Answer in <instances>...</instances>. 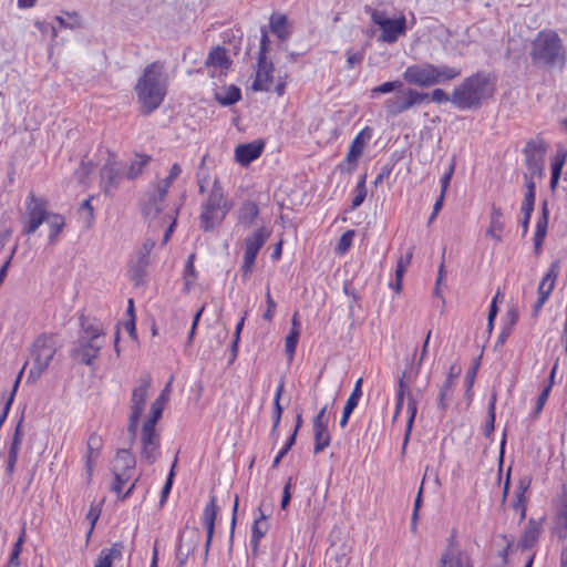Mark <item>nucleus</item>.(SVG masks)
Returning a JSON list of instances; mask_svg holds the SVG:
<instances>
[{"mask_svg":"<svg viewBox=\"0 0 567 567\" xmlns=\"http://www.w3.org/2000/svg\"><path fill=\"white\" fill-rule=\"evenodd\" d=\"M150 162V157L145 155H137L131 163L128 171H127V177L128 178H135L137 177L143 168L147 165Z\"/></svg>","mask_w":567,"mask_h":567,"instance_id":"nucleus-42","label":"nucleus"},{"mask_svg":"<svg viewBox=\"0 0 567 567\" xmlns=\"http://www.w3.org/2000/svg\"><path fill=\"white\" fill-rule=\"evenodd\" d=\"M274 64L267 59H258L255 79L251 84V90L255 92L265 91L269 92L274 83Z\"/></svg>","mask_w":567,"mask_h":567,"instance_id":"nucleus-16","label":"nucleus"},{"mask_svg":"<svg viewBox=\"0 0 567 567\" xmlns=\"http://www.w3.org/2000/svg\"><path fill=\"white\" fill-rule=\"evenodd\" d=\"M230 64L231 60L226 49L219 45L212 49L206 60L207 68L219 69L220 71L228 70Z\"/></svg>","mask_w":567,"mask_h":567,"instance_id":"nucleus-26","label":"nucleus"},{"mask_svg":"<svg viewBox=\"0 0 567 567\" xmlns=\"http://www.w3.org/2000/svg\"><path fill=\"white\" fill-rule=\"evenodd\" d=\"M567 153L559 152L553 159L551 163V178H550V189L555 190L558 185V181L561 174L563 166L566 162Z\"/></svg>","mask_w":567,"mask_h":567,"instance_id":"nucleus-38","label":"nucleus"},{"mask_svg":"<svg viewBox=\"0 0 567 567\" xmlns=\"http://www.w3.org/2000/svg\"><path fill=\"white\" fill-rule=\"evenodd\" d=\"M259 214L258 206L252 202L243 204L239 209L238 220L245 227H249L254 224L255 219Z\"/></svg>","mask_w":567,"mask_h":567,"instance_id":"nucleus-36","label":"nucleus"},{"mask_svg":"<svg viewBox=\"0 0 567 567\" xmlns=\"http://www.w3.org/2000/svg\"><path fill=\"white\" fill-rule=\"evenodd\" d=\"M493 94L489 79L483 74L466 78L451 95V103L457 109H478L482 102Z\"/></svg>","mask_w":567,"mask_h":567,"instance_id":"nucleus-4","label":"nucleus"},{"mask_svg":"<svg viewBox=\"0 0 567 567\" xmlns=\"http://www.w3.org/2000/svg\"><path fill=\"white\" fill-rule=\"evenodd\" d=\"M555 372H556V365L551 370L550 378H549V383L544 388V390L542 391V393L539 394V396L537 399L536 408H535V415H538L540 413V411L543 410V408H544V405L546 403V400H547V398L549 395V392L551 390Z\"/></svg>","mask_w":567,"mask_h":567,"instance_id":"nucleus-44","label":"nucleus"},{"mask_svg":"<svg viewBox=\"0 0 567 567\" xmlns=\"http://www.w3.org/2000/svg\"><path fill=\"white\" fill-rule=\"evenodd\" d=\"M56 349L54 334H41L35 339L31 351L32 367L29 378L38 379L43 374L56 353Z\"/></svg>","mask_w":567,"mask_h":567,"instance_id":"nucleus-6","label":"nucleus"},{"mask_svg":"<svg viewBox=\"0 0 567 567\" xmlns=\"http://www.w3.org/2000/svg\"><path fill=\"white\" fill-rule=\"evenodd\" d=\"M268 233L259 228L245 239V254L243 262V276L247 277L254 267L256 256L268 238Z\"/></svg>","mask_w":567,"mask_h":567,"instance_id":"nucleus-13","label":"nucleus"},{"mask_svg":"<svg viewBox=\"0 0 567 567\" xmlns=\"http://www.w3.org/2000/svg\"><path fill=\"white\" fill-rule=\"evenodd\" d=\"M22 422H23V416L20 417V420L16 426L12 442L10 444V449H9V453H8L7 473L9 476H11L13 474L14 466H16V463L18 460L19 450L22 444V439H23Z\"/></svg>","mask_w":567,"mask_h":567,"instance_id":"nucleus-23","label":"nucleus"},{"mask_svg":"<svg viewBox=\"0 0 567 567\" xmlns=\"http://www.w3.org/2000/svg\"><path fill=\"white\" fill-rule=\"evenodd\" d=\"M166 86L164 65L159 62L148 64L135 84V92L143 113L150 114L162 104Z\"/></svg>","mask_w":567,"mask_h":567,"instance_id":"nucleus-2","label":"nucleus"},{"mask_svg":"<svg viewBox=\"0 0 567 567\" xmlns=\"http://www.w3.org/2000/svg\"><path fill=\"white\" fill-rule=\"evenodd\" d=\"M266 303H267V310L262 315V318L267 321H270L272 319V316H274L277 305L270 295L269 288H267V291H266Z\"/></svg>","mask_w":567,"mask_h":567,"instance_id":"nucleus-58","label":"nucleus"},{"mask_svg":"<svg viewBox=\"0 0 567 567\" xmlns=\"http://www.w3.org/2000/svg\"><path fill=\"white\" fill-rule=\"evenodd\" d=\"M427 99L429 93L420 92L414 89H405L401 95L394 99H388L384 102V110L389 116H398Z\"/></svg>","mask_w":567,"mask_h":567,"instance_id":"nucleus-12","label":"nucleus"},{"mask_svg":"<svg viewBox=\"0 0 567 567\" xmlns=\"http://www.w3.org/2000/svg\"><path fill=\"white\" fill-rule=\"evenodd\" d=\"M198 545V534L195 530L183 534L177 550L178 567H183Z\"/></svg>","mask_w":567,"mask_h":567,"instance_id":"nucleus-22","label":"nucleus"},{"mask_svg":"<svg viewBox=\"0 0 567 567\" xmlns=\"http://www.w3.org/2000/svg\"><path fill=\"white\" fill-rule=\"evenodd\" d=\"M44 221L49 227V243L54 244L64 228V217L60 214L50 213L48 202L44 198L30 194L25 202V212L21 216L22 234L31 235L35 233Z\"/></svg>","mask_w":567,"mask_h":567,"instance_id":"nucleus-1","label":"nucleus"},{"mask_svg":"<svg viewBox=\"0 0 567 567\" xmlns=\"http://www.w3.org/2000/svg\"><path fill=\"white\" fill-rule=\"evenodd\" d=\"M124 550L123 543H114L112 547L101 550L94 567H112L115 559L122 558Z\"/></svg>","mask_w":567,"mask_h":567,"instance_id":"nucleus-27","label":"nucleus"},{"mask_svg":"<svg viewBox=\"0 0 567 567\" xmlns=\"http://www.w3.org/2000/svg\"><path fill=\"white\" fill-rule=\"evenodd\" d=\"M194 262H195V254H190L188 256V259L186 261L185 269H184L185 286L187 288L193 284V280L196 278Z\"/></svg>","mask_w":567,"mask_h":567,"instance_id":"nucleus-49","label":"nucleus"},{"mask_svg":"<svg viewBox=\"0 0 567 567\" xmlns=\"http://www.w3.org/2000/svg\"><path fill=\"white\" fill-rule=\"evenodd\" d=\"M258 516L255 518L254 525H252V537L251 542L254 543L255 547L258 546L259 540L267 534L269 529V523L268 517L262 512L261 507L258 509Z\"/></svg>","mask_w":567,"mask_h":567,"instance_id":"nucleus-34","label":"nucleus"},{"mask_svg":"<svg viewBox=\"0 0 567 567\" xmlns=\"http://www.w3.org/2000/svg\"><path fill=\"white\" fill-rule=\"evenodd\" d=\"M350 547L347 545H332L327 554L324 567H348L350 564Z\"/></svg>","mask_w":567,"mask_h":567,"instance_id":"nucleus-20","label":"nucleus"},{"mask_svg":"<svg viewBox=\"0 0 567 567\" xmlns=\"http://www.w3.org/2000/svg\"><path fill=\"white\" fill-rule=\"evenodd\" d=\"M417 373H419V368L416 369V371L414 372L413 375H412L411 371H404L402 373V375L400 377V379H399V390H398V394H396V404H395L394 417H396L398 414L400 413V411H401V409L403 406L404 396L406 395L408 396L409 420H408V429H406V434H405V441L408 440V437L410 435V432H411V429H412V425H413V421H414V417H415L416 412H417L416 399L412 395V393L410 391V382H411L413 377L417 375Z\"/></svg>","mask_w":567,"mask_h":567,"instance_id":"nucleus-11","label":"nucleus"},{"mask_svg":"<svg viewBox=\"0 0 567 567\" xmlns=\"http://www.w3.org/2000/svg\"><path fill=\"white\" fill-rule=\"evenodd\" d=\"M23 539H24V529L22 530L20 537L18 538L17 543L14 544L13 550L11 553L10 564H12V565L13 564L18 565V557L21 551V546H22Z\"/></svg>","mask_w":567,"mask_h":567,"instance_id":"nucleus-61","label":"nucleus"},{"mask_svg":"<svg viewBox=\"0 0 567 567\" xmlns=\"http://www.w3.org/2000/svg\"><path fill=\"white\" fill-rule=\"evenodd\" d=\"M402 86V82L400 81H391L384 82L381 85H378L371 90V94H386L392 92L395 89H400Z\"/></svg>","mask_w":567,"mask_h":567,"instance_id":"nucleus-57","label":"nucleus"},{"mask_svg":"<svg viewBox=\"0 0 567 567\" xmlns=\"http://www.w3.org/2000/svg\"><path fill=\"white\" fill-rule=\"evenodd\" d=\"M113 473H114L115 480L112 485V491L120 495L123 485L131 480L132 474L120 472V471H113Z\"/></svg>","mask_w":567,"mask_h":567,"instance_id":"nucleus-53","label":"nucleus"},{"mask_svg":"<svg viewBox=\"0 0 567 567\" xmlns=\"http://www.w3.org/2000/svg\"><path fill=\"white\" fill-rule=\"evenodd\" d=\"M504 230L503 212L495 205L492 206L489 216V226L486 229V237L493 238L497 243L503 240L502 233Z\"/></svg>","mask_w":567,"mask_h":567,"instance_id":"nucleus-24","label":"nucleus"},{"mask_svg":"<svg viewBox=\"0 0 567 567\" xmlns=\"http://www.w3.org/2000/svg\"><path fill=\"white\" fill-rule=\"evenodd\" d=\"M461 75V70L445 64L420 63L408 66L402 76L411 85L430 87L436 84L455 80Z\"/></svg>","mask_w":567,"mask_h":567,"instance_id":"nucleus-5","label":"nucleus"},{"mask_svg":"<svg viewBox=\"0 0 567 567\" xmlns=\"http://www.w3.org/2000/svg\"><path fill=\"white\" fill-rule=\"evenodd\" d=\"M79 214L81 217L85 220L86 226L90 227L92 225L93 218H94V208L91 205V198L85 199L80 208Z\"/></svg>","mask_w":567,"mask_h":567,"instance_id":"nucleus-51","label":"nucleus"},{"mask_svg":"<svg viewBox=\"0 0 567 567\" xmlns=\"http://www.w3.org/2000/svg\"><path fill=\"white\" fill-rule=\"evenodd\" d=\"M548 217H549V210L547 207V202H544L543 207H542V217L537 221L536 233H535V237H534V245H535L536 251H538L540 249L544 238L547 234Z\"/></svg>","mask_w":567,"mask_h":567,"instance_id":"nucleus-33","label":"nucleus"},{"mask_svg":"<svg viewBox=\"0 0 567 567\" xmlns=\"http://www.w3.org/2000/svg\"><path fill=\"white\" fill-rule=\"evenodd\" d=\"M429 97L435 103H445L451 102V96H449L442 89H435L429 94Z\"/></svg>","mask_w":567,"mask_h":567,"instance_id":"nucleus-60","label":"nucleus"},{"mask_svg":"<svg viewBox=\"0 0 567 567\" xmlns=\"http://www.w3.org/2000/svg\"><path fill=\"white\" fill-rule=\"evenodd\" d=\"M361 384H362V379H359L355 382L354 389L343 408V413H342V416L340 420V425L342 427L346 426V424L348 423L349 416L351 415L352 411L357 408L359 399L362 395Z\"/></svg>","mask_w":567,"mask_h":567,"instance_id":"nucleus-32","label":"nucleus"},{"mask_svg":"<svg viewBox=\"0 0 567 567\" xmlns=\"http://www.w3.org/2000/svg\"><path fill=\"white\" fill-rule=\"evenodd\" d=\"M453 385L454 384H451V380H450V381H445L442 384V386L440 388L437 400H439V408L443 411L446 410V408H447V401L451 399Z\"/></svg>","mask_w":567,"mask_h":567,"instance_id":"nucleus-46","label":"nucleus"},{"mask_svg":"<svg viewBox=\"0 0 567 567\" xmlns=\"http://www.w3.org/2000/svg\"><path fill=\"white\" fill-rule=\"evenodd\" d=\"M354 237V230H347L340 238L337 245V252L342 255L344 254L352 244V239Z\"/></svg>","mask_w":567,"mask_h":567,"instance_id":"nucleus-55","label":"nucleus"},{"mask_svg":"<svg viewBox=\"0 0 567 567\" xmlns=\"http://www.w3.org/2000/svg\"><path fill=\"white\" fill-rule=\"evenodd\" d=\"M441 567H472L468 556L451 540L443 551Z\"/></svg>","mask_w":567,"mask_h":567,"instance_id":"nucleus-18","label":"nucleus"},{"mask_svg":"<svg viewBox=\"0 0 567 567\" xmlns=\"http://www.w3.org/2000/svg\"><path fill=\"white\" fill-rule=\"evenodd\" d=\"M264 142L254 141L247 144H239L235 148V159L241 166L249 165L252 161L257 159L264 151Z\"/></svg>","mask_w":567,"mask_h":567,"instance_id":"nucleus-19","label":"nucleus"},{"mask_svg":"<svg viewBox=\"0 0 567 567\" xmlns=\"http://www.w3.org/2000/svg\"><path fill=\"white\" fill-rule=\"evenodd\" d=\"M362 152H363V142L359 135L352 141V143L350 145L349 152L347 154V161L349 163H357V161L361 156Z\"/></svg>","mask_w":567,"mask_h":567,"instance_id":"nucleus-45","label":"nucleus"},{"mask_svg":"<svg viewBox=\"0 0 567 567\" xmlns=\"http://www.w3.org/2000/svg\"><path fill=\"white\" fill-rule=\"evenodd\" d=\"M175 179L168 175L162 185H158L154 194H152L144 204L143 214L146 219L153 220L164 208V199L167 190Z\"/></svg>","mask_w":567,"mask_h":567,"instance_id":"nucleus-15","label":"nucleus"},{"mask_svg":"<svg viewBox=\"0 0 567 567\" xmlns=\"http://www.w3.org/2000/svg\"><path fill=\"white\" fill-rule=\"evenodd\" d=\"M120 168L115 156L111 155L101 169V184L105 194H111L118 186Z\"/></svg>","mask_w":567,"mask_h":567,"instance_id":"nucleus-17","label":"nucleus"},{"mask_svg":"<svg viewBox=\"0 0 567 567\" xmlns=\"http://www.w3.org/2000/svg\"><path fill=\"white\" fill-rule=\"evenodd\" d=\"M546 147L543 142L530 141L527 143L525 147L526 154V163L528 167V172L532 175L530 179L533 181L534 176H542L544 171V161H545ZM529 178H527V182Z\"/></svg>","mask_w":567,"mask_h":567,"instance_id":"nucleus-14","label":"nucleus"},{"mask_svg":"<svg viewBox=\"0 0 567 567\" xmlns=\"http://www.w3.org/2000/svg\"><path fill=\"white\" fill-rule=\"evenodd\" d=\"M176 214H177L176 209H171L169 212L164 213V208H162V212L157 215V217L155 219H153V220L147 219L148 223L155 227L164 226L169 223V226L166 229L164 237H163V244H166L171 238L173 229L176 225Z\"/></svg>","mask_w":567,"mask_h":567,"instance_id":"nucleus-30","label":"nucleus"},{"mask_svg":"<svg viewBox=\"0 0 567 567\" xmlns=\"http://www.w3.org/2000/svg\"><path fill=\"white\" fill-rule=\"evenodd\" d=\"M558 274H559V261L556 260L550 265L548 272L546 274V276L543 278V280L540 281V284L538 286V297L544 296V299H546V300L548 299V297L550 296V293L555 287V282L558 277Z\"/></svg>","mask_w":567,"mask_h":567,"instance_id":"nucleus-28","label":"nucleus"},{"mask_svg":"<svg viewBox=\"0 0 567 567\" xmlns=\"http://www.w3.org/2000/svg\"><path fill=\"white\" fill-rule=\"evenodd\" d=\"M495 403H496V393H493L489 404H488V420H487V423H486L485 430H484L486 436H489L494 430Z\"/></svg>","mask_w":567,"mask_h":567,"instance_id":"nucleus-52","label":"nucleus"},{"mask_svg":"<svg viewBox=\"0 0 567 567\" xmlns=\"http://www.w3.org/2000/svg\"><path fill=\"white\" fill-rule=\"evenodd\" d=\"M141 439H142V444H153V443L159 444V439L156 433V430H155V427H152V426L143 425Z\"/></svg>","mask_w":567,"mask_h":567,"instance_id":"nucleus-56","label":"nucleus"},{"mask_svg":"<svg viewBox=\"0 0 567 567\" xmlns=\"http://www.w3.org/2000/svg\"><path fill=\"white\" fill-rule=\"evenodd\" d=\"M413 249L414 247L409 248L405 256H401L398 260L396 269H395V276L400 278H403L408 267L411 264L412 257H413Z\"/></svg>","mask_w":567,"mask_h":567,"instance_id":"nucleus-47","label":"nucleus"},{"mask_svg":"<svg viewBox=\"0 0 567 567\" xmlns=\"http://www.w3.org/2000/svg\"><path fill=\"white\" fill-rule=\"evenodd\" d=\"M102 330H94L91 334H80L72 350L73 358L80 360L84 364H92L93 360L99 357L103 347Z\"/></svg>","mask_w":567,"mask_h":567,"instance_id":"nucleus-10","label":"nucleus"},{"mask_svg":"<svg viewBox=\"0 0 567 567\" xmlns=\"http://www.w3.org/2000/svg\"><path fill=\"white\" fill-rule=\"evenodd\" d=\"M315 453L323 451L330 444V434L327 427H313Z\"/></svg>","mask_w":567,"mask_h":567,"instance_id":"nucleus-40","label":"nucleus"},{"mask_svg":"<svg viewBox=\"0 0 567 567\" xmlns=\"http://www.w3.org/2000/svg\"><path fill=\"white\" fill-rule=\"evenodd\" d=\"M282 391H284V382H281L279 384V386L277 389V392H276V395H275V399H274L272 434L277 431L279 422H280V419H281L282 408L280 405V398H281Z\"/></svg>","mask_w":567,"mask_h":567,"instance_id":"nucleus-43","label":"nucleus"},{"mask_svg":"<svg viewBox=\"0 0 567 567\" xmlns=\"http://www.w3.org/2000/svg\"><path fill=\"white\" fill-rule=\"evenodd\" d=\"M270 29L281 41L289 38L288 21L285 14H272L270 17Z\"/></svg>","mask_w":567,"mask_h":567,"instance_id":"nucleus-35","label":"nucleus"},{"mask_svg":"<svg viewBox=\"0 0 567 567\" xmlns=\"http://www.w3.org/2000/svg\"><path fill=\"white\" fill-rule=\"evenodd\" d=\"M158 445V443L142 444L141 458L153 464L156 461Z\"/></svg>","mask_w":567,"mask_h":567,"instance_id":"nucleus-48","label":"nucleus"},{"mask_svg":"<svg viewBox=\"0 0 567 567\" xmlns=\"http://www.w3.org/2000/svg\"><path fill=\"white\" fill-rule=\"evenodd\" d=\"M530 60L534 65L545 69H563L566 64V49L563 40L553 30L540 31L532 41Z\"/></svg>","mask_w":567,"mask_h":567,"instance_id":"nucleus-3","label":"nucleus"},{"mask_svg":"<svg viewBox=\"0 0 567 567\" xmlns=\"http://www.w3.org/2000/svg\"><path fill=\"white\" fill-rule=\"evenodd\" d=\"M556 527H561V530H559V536L565 538L567 536V492H565L563 496V506L556 517Z\"/></svg>","mask_w":567,"mask_h":567,"instance_id":"nucleus-41","label":"nucleus"},{"mask_svg":"<svg viewBox=\"0 0 567 567\" xmlns=\"http://www.w3.org/2000/svg\"><path fill=\"white\" fill-rule=\"evenodd\" d=\"M130 274H131V278L136 282V284H140L143 281L145 275H146V270H144L143 268L141 267H137L135 264L132 262L131 267H130Z\"/></svg>","mask_w":567,"mask_h":567,"instance_id":"nucleus-62","label":"nucleus"},{"mask_svg":"<svg viewBox=\"0 0 567 567\" xmlns=\"http://www.w3.org/2000/svg\"><path fill=\"white\" fill-rule=\"evenodd\" d=\"M135 466V458L128 450H120L113 461L112 471H120L132 474Z\"/></svg>","mask_w":567,"mask_h":567,"instance_id":"nucleus-31","label":"nucleus"},{"mask_svg":"<svg viewBox=\"0 0 567 567\" xmlns=\"http://www.w3.org/2000/svg\"><path fill=\"white\" fill-rule=\"evenodd\" d=\"M172 378L169 379L168 383L164 388V390L161 392L158 398L153 402L155 404H159L161 406H165V404L169 400V392H171V384H172Z\"/></svg>","mask_w":567,"mask_h":567,"instance_id":"nucleus-64","label":"nucleus"},{"mask_svg":"<svg viewBox=\"0 0 567 567\" xmlns=\"http://www.w3.org/2000/svg\"><path fill=\"white\" fill-rule=\"evenodd\" d=\"M365 177H367L365 175L361 176V178L357 185V188H355L357 194L352 199V208L359 207L363 203V200L367 196Z\"/></svg>","mask_w":567,"mask_h":567,"instance_id":"nucleus-50","label":"nucleus"},{"mask_svg":"<svg viewBox=\"0 0 567 567\" xmlns=\"http://www.w3.org/2000/svg\"><path fill=\"white\" fill-rule=\"evenodd\" d=\"M240 90L235 85H229L223 92H216L215 99L221 105H233L240 100Z\"/></svg>","mask_w":567,"mask_h":567,"instance_id":"nucleus-37","label":"nucleus"},{"mask_svg":"<svg viewBox=\"0 0 567 567\" xmlns=\"http://www.w3.org/2000/svg\"><path fill=\"white\" fill-rule=\"evenodd\" d=\"M370 16L373 23L381 29L379 41L392 44L406 32V19L401 16L396 19H390L384 11L370 9Z\"/></svg>","mask_w":567,"mask_h":567,"instance_id":"nucleus-9","label":"nucleus"},{"mask_svg":"<svg viewBox=\"0 0 567 567\" xmlns=\"http://www.w3.org/2000/svg\"><path fill=\"white\" fill-rule=\"evenodd\" d=\"M527 192L525 194L523 204H522V213H523V220H522V228L523 233L526 234L528 230V224L530 219V215L534 210V203H535V183L534 181L529 179L526 182Z\"/></svg>","mask_w":567,"mask_h":567,"instance_id":"nucleus-25","label":"nucleus"},{"mask_svg":"<svg viewBox=\"0 0 567 567\" xmlns=\"http://www.w3.org/2000/svg\"><path fill=\"white\" fill-rule=\"evenodd\" d=\"M297 343H298L297 338L289 337V336L286 337L285 348H286V353L288 354L289 361H291L295 355Z\"/></svg>","mask_w":567,"mask_h":567,"instance_id":"nucleus-63","label":"nucleus"},{"mask_svg":"<svg viewBox=\"0 0 567 567\" xmlns=\"http://www.w3.org/2000/svg\"><path fill=\"white\" fill-rule=\"evenodd\" d=\"M217 504L216 498L212 497L209 503L206 505L204 513H203V523L207 528V542H206V550L208 549L210 545V540L214 534L215 528V519L217 516Z\"/></svg>","mask_w":567,"mask_h":567,"instance_id":"nucleus-29","label":"nucleus"},{"mask_svg":"<svg viewBox=\"0 0 567 567\" xmlns=\"http://www.w3.org/2000/svg\"><path fill=\"white\" fill-rule=\"evenodd\" d=\"M103 445V440L100 435L93 433L90 435L86 443V454H85V468L87 478L91 480L93 475V468L97 457L100 456V452Z\"/></svg>","mask_w":567,"mask_h":567,"instance_id":"nucleus-21","label":"nucleus"},{"mask_svg":"<svg viewBox=\"0 0 567 567\" xmlns=\"http://www.w3.org/2000/svg\"><path fill=\"white\" fill-rule=\"evenodd\" d=\"M295 442H296L295 434H291V436L288 439L285 446L279 451V453L275 457V460L272 462V467H277L279 465L281 458L289 452V450L292 447Z\"/></svg>","mask_w":567,"mask_h":567,"instance_id":"nucleus-59","label":"nucleus"},{"mask_svg":"<svg viewBox=\"0 0 567 567\" xmlns=\"http://www.w3.org/2000/svg\"><path fill=\"white\" fill-rule=\"evenodd\" d=\"M229 210L220 183L215 179L207 203L200 215L202 227L210 230L219 224Z\"/></svg>","mask_w":567,"mask_h":567,"instance_id":"nucleus-7","label":"nucleus"},{"mask_svg":"<svg viewBox=\"0 0 567 567\" xmlns=\"http://www.w3.org/2000/svg\"><path fill=\"white\" fill-rule=\"evenodd\" d=\"M163 410H164V406H161L159 404L152 403L150 415L147 416V419L143 425L155 427L157 421L162 416Z\"/></svg>","mask_w":567,"mask_h":567,"instance_id":"nucleus-54","label":"nucleus"},{"mask_svg":"<svg viewBox=\"0 0 567 567\" xmlns=\"http://www.w3.org/2000/svg\"><path fill=\"white\" fill-rule=\"evenodd\" d=\"M539 535V526L535 522H529L527 529L519 539L518 545L524 548H530L534 546Z\"/></svg>","mask_w":567,"mask_h":567,"instance_id":"nucleus-39","label":"nucleus"},{"mask_svg":"<svg viewBox=\"0 0 567 567\" xmlns=\"http://www.w3.org/2000/svg\"><path fill=\"white\" fill-rule=\"evenodd\" d=\"M152 384V378L150 374H144L140 378L138 384L133 389L132 398H131V413L128 417L127 431L131 435L132 442H134L137 429L138 421L144 411L147 392Z\"/></svg>","mask_w":567,"mask_h":567,"instance_id":"nucleus-8","label":"nucleus"}]
</instances>
